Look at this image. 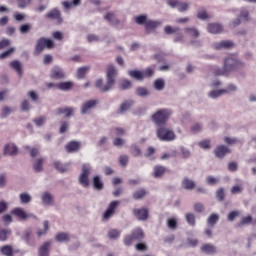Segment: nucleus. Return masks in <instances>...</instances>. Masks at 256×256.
Instances as JSON below:
<instances>
[{
	"label": "nucleus",
	"mask_w": 256,
	"mask_h": 256,
	"mask_svg": "<svg viewBox=\"0 0 256 256\" xmlns=\"http://www.w3.org/2000/svg\"><path fill=\"white\" fill-rule=\"evenodd\" d=\"M245 64L237 59V56L230 55L224 61V67L220 69L217 66L212 67L211 71L218 77L219 75L227 76L231 73V71H239V69H243Z\"/></svg>",
	"instance_id": "obj_1"
},
{
	"label": "nucleus",
	"mask_w": 256,
	"mask_h": 256,
	"mask_svg": "<svg viewBox=\"0 0 256 256\" xmlns=\"http://www.w3.org/2000/svg\"><path fill=\"white\" fill-rule=\"evenodd\" d=\"M106 75H107V84L106 85H103L102 79H98L96 81V87H97V89H100V91H102V93L110 91L112 89V87L115 85V75H117V70L115 69V67L113 65H110L107 67Z\"/></svg>",
	"instance_id": "obj_2"
},
{
	"label": "nucleus",
	"mask_w": 256,
	"mask_h": 256,
	"mask_svg": "<svg viewBox=\"0 0 256 256\" xmlns=\"http://www.w3.org/2000/svg\"><path fill=\"white\" fill-rule=\"evenodd\" d=\"M171 110L167 108H162L160 110H157L152 115V121L157 125V127H163L169 121V118L171 117Z\"/></svg>",
	"instance_id": "obj_3"
},
{
	"label": "nucleus",
	"mask_w": 256,
	"mask_h": 256,
	"mask_svg": "<svg viewBox=\"0 0 256 256\" xmlns=\"http://www.w3.org/2000/svg\"><path fill=\"white\" fill-rule=\"evenodd\" d=\"M145 239V232L141 228H137L132 231L131 235H126L124 237V245L131 247L135 241H143Z\"/></svg>",
	"instance_id": "obj_4"
},
{
	"label": "nucleus",
	"mask_w": 256,
	"mask_h": 256,
	"mask_svg": "<svg viewBox=\"0 0 256 256\" xmlns=\"http://www.w3.org/2000/svg\"><path fill=\"white\" fill-rule=\"evenodd\" d=\"M53 47H55V43L51 39L42 37L37 40L34 53L35 55H41L45 49H53Z\"/></svg>",
	"instance_id": "obj_5"
},
{
	"label": "nucleus",
	"mask_w": 256,
	"mask_h": 256,
	"mask_svg": "<svg viewBox=\"0 0 256 256\" xmlns=\"http://www.w3.org/2000/svg\"><path fill=\"white\" fill-rule=\"evenodd\" d=\"M156 135L160 141H175L176 137L175 132L165 126H159L156 130Z\"/></svg>",
	"instance_id": "obj_6"
},
{
	"label": "nucleus",
	"mask_w": 256,
	"mask_h": 256,
	"mask_svg": "<svg viewBox=\"0 0 256 256\" xmlns=\"http://www.w3.org/2000/svg\"><path fill=\"white\" fill-rule=\"evenodd\" d=\"M89 175H91V167L88 164H84L82 166V174L79 178V181L83 187H89Z\"/></svg>",
	"instance_id": "obj_7"
},
{
	"label": "nucleus",
	"mask_w": 256,
	"mask_h": 256,
	"mask_svg": "<svg viewBox=\"0 0 256 256\" xmlns=\"http://www.w3.org/2000/svg\"><path fill=\"white\" fill-rule=\"evenodd\" d=\"M46 19H51L55 21L56 25H61L63 23V17L61 16V11L59 9L54 8L45 14Z\"/></svg>",
	"instance_id": "obj_8"
},
{
	"label": "nucleus",
	"mask_w": 256,
	"mask_h": 256,
	"mask_svg": "<svg viewBox=\"0 0 256 256\" xmlns=\"http://www.w3.org/2000/svg\"><path fill=\"white\" fill-rule=\"evenodd\" d=\"M117 207H119V201L117 200H114L109 204L107 210L103 214L104 221L111 219V217L115 215V209H117Z\"/></svg>",
	"instance_id": "obj_9"
},
{
	"label": "nucleus",
	"mask_w": 256,
	"mask_h": 256,
	"mask_svg": "<svg viewBox=\"0 0 256 256\" xmlns=\"http://www.w3.org/2000/svg\"><path fill=\"white\" fill-rule=\"evenodd\" d=\"M133 215L136 216L138 221H147L149 219V209L147 208H135L133 210Z\"/></svg>",
	"instance_id": "obj_10"
},
{
	"label": "nucleus",
	"mask_w": 256,
	"mask_h": 256,
	"mask_svg": "<svg viewBox=\"0 0 256 256\" xmlns=\"http://www.w3.org/2000/svg\"><path fill=\"white\" fill-rule=\"evenodd\" d=\"M229 153H231V149H229V147H227L225 145H219L214 150V155L218 159H223V157H225V155H229Z\"/></svg>",
	"instance_id": "obj_11"
},
{
	"label": "nucleus",
	"mask_w": 256,
	"mask_h": 256,
	"mask_svg": "<svg viewBox=\"0 0 256 256\" xmlns=\"http://www.w3.org/2000/svg\"><path fill=\"white\" fill-rule=\"evenodd\" d=\"M98 103L99 100H88L87 102L83 103L81 107L82 115L89 113L91 109H95Z\"/></svg>",
	"instance_id": "obj_12"
},
{
	"label": "nucleus",
	"mask_w": 256,
	"mask_h": 256,
	"mask_svg": "<svg viewBox=\"0 0 256 256\" xmlns=\"http://www.w3.org/2000/svg\"><path fill=\"white\" fill-rule=\"evenodd\" d=\"M12 215H16V217H19L21 221H27V219L34 217L33 214H28L25 210H23V208L13 209Z\"/></svg>",
	"instance_id": "obj_13"
},
{
	"label": "nucleus",
	"mask_w": 256,
	"mask_h": 256,
	"mask_svg": "<svg viewBox=\"0 0 256 256\" xmlns=\"http://www.w3.org/2000/svg\"><path fill=\"white\" fill-rule=\"evenodd\" d=\"M169 172V169H167L165 166H161V165H156L153 168V177H155V179H161V177H163V175H165V173Z\"/></svg>",
	"instance_id": "obj_14"
},
{
	"label": "nucleus",
	"mask_w": 256,
	"mask_h": 256,
	"mask_svg": "<svg viewBox=\"0 0 256 256\" xmlns=\"http://www.w3.org/2000/svg\"><path fill=\"white\" fill-rule=\"evenodd\" d=\"M207 31L213 35H219V33H223V26L217 23H210L207 26Z\"/></svg>",
	"instance_id": "obj_15"
},
{
	"label": "nucleus",
	"mask_w": 256,
	"mask_h": 256,
	"mask_svg": "<svg viewBox=\"0 0 256 256\" xmlns=\"http://www.w3.org/2000/svg\"><path fill=\"white\" fill-rule=\"evenodd\" d=\"M67 153H75L78 149H81V143L77 141H70L65 146Z\"/></svg>",
	"instance_id": "obj_16"
},
{
	"label": "nucleus",
	"mask_w": 256,
	"mask_h": 256,
	"mask_svg": "<svg viewBox=\"0 0 256 256\" xmlns=\"http://www.w3.org/2000/svg\"><path fill=\"white\" fill-rule=\"evenodd\" d=\"M234 45L235 44H233L232 41L226 40V41L216 42L214 44V48L219 51L221 49H231V47H234Z\"/></svg>",
	"instance_id": "obj_17"
},
{
	"label": "nucleus",
	"mask_w": 256,
	"mask_h": 256,
	"mask_svg": "<svg viewBox=\"0 0 256 256\" xmlns=\"http://www.w3.org/2000/svg\"><path fill=\"white\" fill-rule=\"evenodd\" d=\"M50 77L51 79H63L65 77V72H63V69L59 67H54L51 70Z\"/></svg>",
	"instance_id": "obj_18"
},
{
	"label": "nucleus",
	"mask_w": 256,
	"mask_h": 256,
	"mask_svg": "<svg viewBox=\"0 0 256 256\" xmlns=\"http://www.w3.org/2000/svg\"><path fill=\"white\" fill-rule=\"evenodd\" d=\"M201 251L206 253V255H214V253H217V247L213 244H204L201 246Z\"/></svg>",
	"instance_id": "obj_19"
},
{
	"label": "nucleus",
	"mask_w": 256,
	"mask_h": 256,
	"mask_svg": "<svg viewBox=\"0 0 256 256\" xmlns=\"http://www.w3.org/2000/svg\"><path fill=\"white\" fill-rule=\"evenodd\" d=\"M9 66L11 67V69H14L16 71L19 77H23V67L21 66V62H19V60H14L10 62Z\"/></svg>",
	"instance_id": "obj_20"
},
{
	"label": "nucleus",
	"mask_w": 256,
	"mask_h": 256,
	"mask_svg": "<svg viewBox=\"0 0 256 256\" xmlns=\"http://www.w3.org/2000/svg\"><path fill=\"white\" fill-rule=\"evenodd\" d=\"M148 194H149V192H147L146 189L141 188V189L136 190L133 193L132 197H133V199H135V201H139L141 199H145V197H147Z\"/></svg>",
	"instance_id": "obj_21"
},
{
	"label": "nucleus",
	"mask_w": 256,
	"mask_h": 256,
	"mask_svg": "<svg viewBox=\"0 0 256 256\" xmlns=\"http://www.w3.org/2000/svg\"><path fill=\"white\" fill-rule=\"evenodd\" d=\"M182 187L187 191H193L195 189V182L189 178H184L182 180Z\"/></svg>",
	"instance_id": "obj_22"
},
{
	"label": "nucleus",
	"mask_w": 256,
	"mask_h": 256,
	"mask_svg": "<svg viewBox=\"0 0 256 256\" xmlns=\"http://www.w3.org/2000/svg\"><path fill=\"white\" fill-rule=\"evenodd\" d=\"M128 75L132 79H136V81H143V79H144L143 78V72H141L139 70H129Z\"/></svg>",
	"instance_id": "obj_23"
},
{
	"label": "nucleus",
	"mask_w": 256,
	"mask_h": 256,
	"mask_svg": "<svg viewBox=\"0 0 256 256\" xmlns=\"http://www.w3.org/2000/svg\"><path fill=\"white\" fill-rule=\"evenodd\" d=\"M49 247H51L50 242H45L38 250L39 256H49Z\"/></svg>",
	"instance_id": "obj_24"
},
{
	"label": "nucleus",
	"mask_w": 256,
	"mask_h": 256,
	"mask_svg": "<svg viewBox=\"0 0 256 256\" xmlns=\"http://www.w3.org/2000/svg\"><path fill=\"white\" fill-rule=\"evenodd\" d=\"M74 109L71 107H65V108H58L56 110V115H63L65 114L66 117H71L73 115Z\"/></svg>",
	"instance_id": "obj_25"
},
{
	"label": "nucleus",
	"mask_w": 256,
	"mask_h": 256,
	"mask_svg": "<svg viewBox=\"0 0 256 256\" xmlns=\"http://www.w3.org/2000/svg\"><path fill=\"white\" fill-rule=\"evenodd\" d=\"M4 155H17V146L7 144L4 148Z\"/></svg>",
	"instance_id": "obj_26"
},
{
	"label": "nucleus",
	"mask_w": 256,
	"mask_h": 256,
	"mask_svg": "<svg viewBox=\"0 0 256 256\" xmlns=\"http://www.w3.org/2000/svg\"><path fill=\"white\" fill-rule=\"evenodd\" d=\"M159 25H161L160 22L153 21V20H147V22L145 24V29H146L147 33H149V31H151L153 29H157V27H159Z\"/></svg>",
	"instance_id": "obj_27"
},
{
	"label": "nucleus",
	"mask_w": 256,
	"mask_h": 256,
	"mask_svg": "<svg viewBox=\"0 0 256 256\" xmlns=\"http://www.w3.org/2000/svg\"><path fill=\"white\" fill-rule=\"evenodd\" d=\"M1 255L4 256H13V246L11 245H4L0 248Z\"/></svg>",
	"instance_id": "obj_28"
},
{
	"label": "nucleus",
	"mask_w": 256,
	"mask_h": 256,
	"mask_svg": "<svg viewBox=\"0 0 256 256\" xmlns=\"http://www.w3.org/2000/svg\"><path fill=\"white\" fill-rule=\"evenodd\" d=\"M153 85L156 91H163V89H165V80H163V78H158L154 81Z\"/></svg>",
	"instance_id": "obj_29"
},
{
	"label": "nucleus",
	"mask_w": 256,
	"mask_h": 256,
	"mask_svg": "<svg viewBox=\"0 0 256 256\" xmlns=\"http://www.w3.org/2000/svg\"><path fill=\"white\" fill-rule=\"evenodd\" d=\"M57 89H60L61 91H69L73 87L72 82H60L56 84Z\"/></svg>",
	"instance_id": "obj_30"
},
{
	"label": "nucleus",
	"mask_w": 256,
	"mask_h": 256,
	"mask_svg": "<svg viewBox=\"0 0 256 256\" xmlns=\"http://www.w3.org/2000/svg\"><path fill=\"white\" fill-rule=\"evenodd\" d=\"M54 167L55 169H57V171H59L60 173H65V171L69 170V164H62L59 161H55L54 162Z\"/></svg>",
	"instance_id": "obj_31"
},
{
	"label": "nucleus",
	"mask_w": 256,
	"mask_h": 256,
	"mask_svg": "<svg viewBox=\"0 0 256 256\" xmlns=\"http://www.w3.org/2000/svg\"><path fill=\"white\" fill-rule=\"evenodd\" d=\"M64 9H71V7H77L81 5V0H72V2L64 1L62 2Z\"/></svg>",
	"instance_id": "obj_32"
},
{
	"label": "nucleus",
	"mask_w": 256,
	"mask_h": 256,
	"mask_svg": "<svg viewBox=\"0 0 256 256\" xmlns=\"http://www.w3.org/2000/svg\"><path fill=\"white\" fill-rule=\"evenodd\" d=\"M11 236V230L9 229H0V241L5 242Z\"/></svg>",
	"instance_id": "obj_33"
},
{
	"label": "nucleus",
	"mask_w": 256,
	"mask_h": 256,
	"mask_svg": "<svg viewBox=\"0 0 256 256\" xmlns=\"http://www.w3.org/2000/svg\"><path fill=\"white\" fill-rule=\"evenodd\" d=\"M42 202L44 205H53V196L49 192L44 193L42 195Z\"/></svg>",
	"instance_id": "obj_34"
},
{
	"label": "nucleus",
	"mask_w": 256,
	"mask_h": 256,
	"mask_svg": "<svg viewBox=\"0 0 256 256\" xmlns=\"http://www.w3.org/2000/svg\"><path fill=\"white\" fill-rule=\"evenodd\" d=\"M93 185L94 189H97V191H101V189H103V182L99 176H94Z\"/></svg>",
	"instance_id": "obj_35"
},
{
	"label": "nucleus",
	"mask_w": 256,
	"mask_h": 256,
	"mask_svg": "<svg viewBox=\"0 0 256 256\" xmlns=\"http://www.w3.org/2000/svg\"><path fill=\"white\" fill-rule=\"evenodd\" d=\"M185 32L193 39H197V37H199V30L193 27L186 28Z\"/></svg>",
	"instance_id": "obj_36"
},
{
	"label": "nucleus",
	"mask_w": 256,
	"mask_h": 256,
	"mask_svg": "<svg viewBox=\"0 0 256 256\" xmlns=\"http://www.w3.org/2000/svg\"><path fill=\"white\" fill-rule=\"evenodd\" d=\"M33 169L36 173H41V171H43V158L38 159L34 163Z\"/></svg>",
	"instance_id": "obj_37"
},
{
	"label": "nucleus",
	"mask_w": 256,
	"mask_h": 256,
	"mask_svg": "<svg viewBox=\"0 0 256 256\" xmlns=\"http://www.w3.org/2000/svg\"><path fill=\"white\" fill-rule=\"evenodd\" d=\"M131 105H133V101H124L119 109V113H124V111H129L131 109Z\"/></svg>",
	"instance_id": "obj_38"
},
{
	"label": "nucleus",
	"mask_w": 256,
	"mask_h": 256,
	"mask_svg": "<svg viewBox=\"0 0 256 256\" xmlns=\"http://www.w3.org/2000/svg\"><path fill=\"white\" fill-rule=\"evenodd\" d=\"M217 221H219V215L212 214L209 216L207 223H208V225H210V227H215Z\"/></svg>",
	"instance_id": "obj_39"
},
{
	"label": "nucleus",
	"mask_w": 256,
	"mask_h": 256,
	"mask_svg": "<svg viewBox=\"0 0 256 256\" xmlns=\"http://www.w3.org/2000/svg\"><path fill=\"white\" fill-rule=\"evenodd\" d=\"M108 237L109 239H119V237H121V231L117 229H111L108 231Z\"/></svg>",
	"instance_id": "obj_40"
},
{
	"label": "nucleus",
	"mask_w": 256,
	"mask_h": 256,
	"mask_svg": "<svg viewBox=\"0 0 256 256\" xmlns=\"http://www.w3.org/2000/svg\"><path fill=\"white\" fill-rule=\"evenodd\" d=\"M223 93H227V90H213V91L209 92V97L211 99H217V97H221V95H223Z\"/></svg>",
	"instance_id": "obj_41"
},
{
	"label": "nucleus",
	"mask_w": 256,
	"mask_h": 256,
	"mask_svg": "<svg viewBox=\"0 0 256 256\" xmlns=\"http://www.w3.org/2000/svg\"><path fill=\"white\" fill-rule=\"evenodd\" d=\"M87 71H89V66L81 67L77 70V77L78 79H83L85 75L87 74Z\"/></svg>",
	"instance_id": "obj_42"
},
{
	"label": "nucleus",
	"mask_w": 256,
	"mask_h": 256,
	"mask_svg": "<svg viewBox=\"0 0 256 256\" xmlns=\"http://www.w3.org/2000/svg\"><path fill=\"white\" fill-rule=\"evenodd\" d=\"M164 33H166V35H175L176 33H179V28L178 27L166 26L164 28Z\"/></svg>",
	"instance_id": "obj_43"
},
{
	"label": "nucleus",
	"mask_w": 256,
	"mask_h": 256,
	"mask_svg": "<svg viewBox=\"0 0 256 256\" xmlns=\"http://www.w3.org/2000/svg\"><path fill=\"white\" fill-rule=\"evenodd\" d=\"M130 153L133 157H139L141 155V148L137 145H132L130 147Z\"/></svg>",
	"instance_id": "obj_44"
},
{
	"label": "nucleus",
	"mask_w": 256,
	"mask_h": 256,
	"mask_svg": "<svg viewBox=\"0 0 256 256\" xmlns=\"http://www.w3.org/2000/svg\"><path fill=\"white\" fill-rule=\"evenodd\" d=\"M136 95H138V97H147V95H149V90L145 87H138L136 89Z\"/></svg>",
	"instance_id": "obj_45"
},
{
	"label": "nucleus",
	"mask_w": 256,
	"mask_h": 256,
	"mask_svg": "<svg viewBox=\"0 0 256 256\" xmlns=\"http://www.w3.org/2000/svg\"><path fill=\"white\" fill-rule=\"evenodd\" d=\"M20 202L23 204V205H27V203H31V196L27 193H22L20 194Z\"/></svg>",
	"instance_id": "obj_46"
},
{
	"label": "nucleus",
	"mask_w": 256,
	"mask_h": 256,
	"mask_svg": "<svg viewBox=\"0 0 256 256\" xmlns=\"http://www.w3.org/2000/svg\"><path fill=\"white\" fill-rule=\"evenodd\" d=\"M56 241L63 243V241H69V235L67 233H58L55 237Z\"/></svg>",
	"instance_id": "obj_47"
},
{
	"label": "nucleus",
	"mask_w": 256,
	"mask_h": 256,
	"mask_svg": "<svg viewBox=\"0 0 256 256\" xmlns=\"http://www.w3.org/2000/svg\"><path fill=\"white\" fill-rule=\"evenodd\" d=\"M185 217L188 225H191V227H195V215L193 213H187Z\"/></svg>",
	"instance_id": "obj_48"
},
{
	"label": "nucleus",
	"mask_w": 256,
	"mask_h": 256,
	"mask_svg": "<svg viewBox=\"0 0 256 256\" xmlns=\"http://www.w3.org/2000/svg\"><path fill=\"white\" fill-rule=\"evenodd\" d=\"M167 225L169 229H171L172 231H175V229H177V219L169 218L167 220Z\"/></svg>",
	"instance_id": "obj_49"
},
{
	"label": "nucleus",
	"mask_w": 256,
	"mask_h": 256,
	"mask_svg": "<svg viewBox=\"0 0 256 256\" xmlns=\"http://www.w3.org/2000/svg\"><path fill=\"white\" fill-rule=\"evenodd\" d=\"M143 78L145 77H153L155 75V69L148 67L142 72Z\"/></svg>",
	"instance_id": "obj_50"
},
{
	"label": "nucleus",
	"mask_w": 256,
	"mask_h": 256,
	"mask_svg": "<svg viewBox=\"0 0 256 256\" xmlns=\"http://www.w3.org/2000/svg\"><path fill=\"white\" fill-rule=\"evenodd\" d=\"M43 225H44V230H38L37 231L38 237H41L42 235H45L47 233V231H49V221H44Z\"/></svg>",
	"instance_id": "obj_51"
},
{
	"label": "nucleus",
	"mask_w": 256,
	"mask_h": 256,
	"mask_svg": "<svg viewBox=\"0 0 256 256\" xmlns=\"http://www.w3.org/2000/svg\"><path fill=\"white\" fill-rule=\"evenodd\" d=\"M135 21L138 25H146L147 23V16L145 15H140L138 17L135 18Z\"/></svg>",
	"instance_id": "obj_52"
},
{
	"label": "nucleus",
	"mask_w": 256,
	"mask_h": 256,
	"mask_svg": "<svg viewBox=\"0 0 256 256\" xmlns=\"http://www.w3.org/2000/svg\"><path fill=\"white\" fill-rule=\"evenodd\" d=\"M216 197L218 201H225V190L223 188H219L216 192Z\"/></svg>",
	"instance_id": "obj_53"
},
{
	"label": "nucleus",
	"mask_w": 256,
	"mask_h": 256,
	"mask_svg": "<svg viewBox=\"0 0 256 256\" xmlns=\"http://www.w3.org/2000/svg\"><path fill=\"white\" fill-rule=\"evenodd\" d=\"M32 1H33V0H17V2H18V7H19L20 9H25V7L31 5V2H32Z\"/></svg>",
	"instance_id": "obj_54"
},
{
	"label": "nucleus",
	"mask_w": 256,
	"mask_h": 256,
	"mask_svg": "<svg viewBox=\"0 0 256 256\" xmlns=\"http://www.w3.org/2000/svg\"><path fill=\"white\" fill-rule=\"evenodd\" d=\"M197 17L198 19H201L202 21H205V19H209V14L207 13V11L205 10H200L198 13H197Z\"/></svg>",
	"instance_id": "obj_55"
},
{
	"label": "nucleus",
	"mask_w": 256,
	"mask_h": 256,
	"mask_svg": "<svg viewBox=\"0 0 256 256\" xmlns=\"http://www.w3.org/2000/svg\"><path fill=\"white\" fill-rule=\"evenodd\" d=\"M199 147H201V149H211V141L202 140L199 142Z\"/></svg>",
	"instance_id": "obj_56"
},
{
	"label": "nucleus",
	"mask_w": 256,
	"mask_h": 256,
	"mask_svg": "<svg viewBox=\"0 0 256 256\" xmlns=\"http://www.w3.org/2000/svg\"><path fill=\"white\" fill-rule=\"evenodd\" d=\"M177 9L180 13H185V11H187V9H189V4H187L185 2H179Z\"/></svg>",
	"instance_id": "obj_57"
},
{
	"label": "nucleus",
	"mask_w": 256,
	"mask_h": 256,
	"mask_svg": "<svg viewBox=\"0 0 256 256\" xmlns=\"http://www.w3.org/2000/svg\"><path fill=\"white\" fill-rule=\"evenodd\" d=\"M224 143H227V145H236V143H239V140L226 136L224 137Z\"/></svg>",
	"instance_id": "obj_58"
},
{
	"label": "nucleus",
	"mask_w": 256,
	"mask_h": 256,
	"mask_svg": "<svg viewBox=\"0 0 256 256\" xmlns=\"http://www.w3.org/2000/svg\"><path fill=\"white\" fill-rule=\"evenodd\" d=\"M132 84L129 80H123L120 84V88L125 91L126 89H131Z\"/></svg>",
	"instance_id": "obj_59"
},
{
	"label": "nucleus",
	"mask_w": 256,
	"mask_h": 256,
	"mask_svg": "<svg viewBox=\"0 0 256 256\" xmlns=\"http://www.w3.org/2000/svg\"><path fill=\"white\" fill-rule=\"evenodd\" d=\"M251 223H253V217L251 216H246L244 218H242L241 222H240V226L241 225H251Z\"/></svg>",
	"instance_id": "obj_60"
},
{
	"label": "nucleus",
	"mask_w": 256,
	"mask_h": 256,
	"mask_svg": "<svg viewBox=\"0 0 256 256\" xmlns=\"http://www.w3.org/2000/svg\"><path fill=\"white\" fill-rule=\"evenodd\" d=\"M31 31V24H24L20 26V32L25 35V33H29Z\"/></svg>",
	"instance_id": "obj_61"
},
{
	"label": "nucleus",
	"mask_w": 256,
	"mask_h": 256,
	"mask_svg": "<svg viewBox=\"0 0 256 256\" xmlns=\"http://www.w3.org/2000/svg\"><path fill=\"white\" fill-rule=\"evenodd\" d=\"M8 115H11V108L8 106H5L2 108L1 117L2 119H5V117H7Z\"/></svg>",
	"instance_id": "obj_62"
},
{
	"label": "nucleus",
	"mask_w": 256,
	"mask_h": 256,
	"mask_svg": "<svg viewBox=\"0 0 256 256\" xmlns=\"http://www.w3.org/2000/svg\"><path fill=\"white\" fill-rule=\"evenodd\" d=\"M199 245V240L188 238L187 239V247H197Z\"/></svg>",
	"instance_id": "obj_63"
},
{
	"label": "nucleus",
	"mask_w": 256,
	"mask_h": 256,
	"mask_svg": "<svg viewBox=\"0 0 256 256\" xmlns=\"http://www.w3.org/2000/svg\"><path fill=\"white\" fill-rule=\"evenodd\" d=\"M14 52H15V48H10L7 51L0 54V59H7V57H9V55H11V53H14Z\"/></svg>",
	"instance_id": "obj_64"
}]
</instances>
